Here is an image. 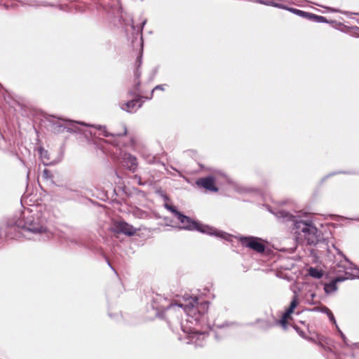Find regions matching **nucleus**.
Segmentation results:
<instances>
[{
	"label": "nucleus",
	"instance_id": "nucleus-1",
	"mask_svg": "<svg viewBox=\"0 0 359 359\" xmlns=\"http://www.w3.org/2000/svg\"><path fill=\"white\" fill-rule=\"evenodd\" d=\"M276 216L283 219L284 222H293L298 240L302 242L306 241L309 245H316L319 241L320 234L311 222L298 219L295 216L284 210L279 211Z\"/></svg>",
	"mask_w": 359,
	"mask_h": 359
},
{
	"label": "nucleus",
	"instance_id": "nucleus-2",
	"mask_svg": "<svg viewBox=\"0 0 359 359\" xmlns=\"http://www.w3.org/2000/svg\"><path fill=\"white\" fill-rule=\"evenodd\" d=\"M177 305L184 309L188 316L187 321L191 323H198L203 320L208 309L207 302L189 294H185Z\"/></svg>",
	"mask_w": 359,
	"mask_h": 359
},
{
	"label": "nucleus",
	"instance_id": "nucleus-3",
	"mask_svg": "<svg viewBox=\"0 0 359 359\" xmlns=\"http://www.w3.org/2000/svg\"><path fill=\"white\" fill-rule=\"evenodd\" d=\"M165 208L171 211L175 216L177 218V219L182 224V228L187 230H196L201 233H207L208 235H214L215 236L224 238L225 240H229L231 237V235L218 231L217 229L203 224H201L198 222L193 221L189 217H187L177 211L175 207L165 204Z\"/></svg>",
	"mask_w": 359,
	"mask_h": 359
},
{
	"label": "nucleus",
	"instance_id": "nucleus-4",
	"mask_svg": "<svg viewBox=\"0 0 359 359\" xmlns=\"http://www.w3.org/2000/svg\"><path fill=\"white\" fill-rule=\"evenodd\" d=\"M14 224L21 229L22 233L29 239L32 238V235H40L47 232L44 219L39 216L23 215L22 218L15 220Z\"/></svg>",
	"mask_w": 359,
	"mask_h": 359
},
{
	"label": "nucleus",
	"instance_id": "nucleus-5",
	"mask_svg": "<svg viewBox=\"0 0 359 359\" xmlns=\"http://www.w3.org/2000/svg\"><path fill=\"white\" fill-rule=\"evenodd\" d=\"M346 264L349 265L344 266L345 269V274L344 276H339L336 277L334 280H332L330 283H326L324 286L325 292L327 294L332 293L335 292L337 290V283L339 282H342L347 279H352L354 278H359V269L356 267H352V263L349 262L346 259Z\"/></svg>",
	"mask_w": 359,
	"mask_h": 359
},
{
	"label": "nucleus",
	"instance_id": "nucleus-6",
	"mask_svg": "<svg viewBox=\"0 0 359 359\" xmlns=\"http://www.w3.org/2000/svg\"><path fill=\"white\" fill-rule=\"evenodd\" d=\"M114 158L118 161L129 170L135 172L137 168V160L135 156L125 152L121 148L114 154Z\"/></svg>",
	"mask_w": 359,
	"mask_h": 359
},
{
	"label": "nucleus",
	"instance_id": "nucleus-7",
	"mask_svg": "<svg viewBox=\"0 0 359 359\" xmlns=\"http://www.w3.org/2000/svg\"><path fill=\"white\" fill-rule=\"evenodd\" d=\"M77 124L87 126V124L83 122H75L71 120H58L53 123V126L56 133H62L65 130L69 132H76L78 130Z\"/></svg>",
	"mask_w": 359,
	"mask_h": 359
},
{
	"label": "nucleus",
	"instance_id": "nucleus-8",
	"mask_svg": "<svg viewBox=\"0 0 359 359\" xmlns=\"http://www.w3.org/2000/svg\"><path fill=\"white\" fill-rule=\"evenodd\" d=\"M111 231L116 233H123L127 236H133L137 229L124 221H115L111 226Z\"/></svg>",
	"mask_w": 359,
	"mask_h": 359
},
{
	"label": "nucleus",
	"instance_id": "nucleus-9",
	"mask_svg": "<svg viewBox=\"0 0 359 359\" xmlns=\"http://www.w3.org/2000/svg\"><path fill=\"white\" fill-rule=\"evenodd\" d=\"M240 241L243 245L250 248L257 252L264 251V245L260 242V239L255 237H241Z\"/></svg>",
	"mask_w": 359,
	"mask_h": 359
},
{
	"label": "nucleus",
	"instance_id": "nucleus-10",
	"mask_svg": "<svg viewBox=\"0 0 359 359\" xmlns=\"http://www.w3.org/2000/svg\"><path fill=\"white\" fill-rule=\"evenodd\" d=\"M196 184L208 191H217V188L215 186V180L212 177L201 178L196 181Z\"/></svg>",
	"mask_w": 359,
	"mask_h": 359
},
{
	"label": "nucleus",
	"instance_id": "nucleus-11",
	"mask_svg": "<svg viewBox=\"0 0 359 359\" xmlns=\"http://www.w3.org/2000/svg\"><path fill=\"white\" fill-rule=\"evenodd\" d=\"M298 299L296 294H294L290 305L288 308V309L285 311V313L283 314L282 319L279 321L280 324L283 326L284 329L286 328V323L287 319L290 317V315L293 313L294 309L297 307L298 304Z\"/></svg>",
	"mask_w": 359,
	"mask_h": 359
},
{
	"label": "nucleus",
	"instance_id": "nucleus-12",
	"mask_svg": "<svg viewBox=\"0 0 359 359\" xmlns=\"http://www.w3.org/2000/svg\"><path fill=\"white\" fill-rule=\"evenodd\" d=\"M206 336V332H198L196 329L190 330V332L189 333V338L190 341L195 344L196 346H202L203 344L201 341L204 340Z\"/></svg>",
	"mask_w": 359,
	"mask_h": 359
},
{
	"label": "nucleus",
	"instance_id": "nucleus-13",
	"mask_svg": "<svg viewBox=\"0 0 359 359\" xmlns=\"http://www.w3.org/2000/svg\"><path fill=\"white\" fill-rule=\"evenodd\" d=\"M96 128L99 129L100 130H101V135H103L105 137H109L110 135L111 136H121V135H125L127 133V130H126V127L124 126V125H122L121 126V132H118V133H109L106 129H105V127L104 126H95Z\"/></svg>",
	"mask_w": 359,
	"mask_h": 359
},
{
	"label": "nucleus",
	"instance_id": "nucleus-14",
	"mask_svg": "<svg viewBox=\"0 0 359 359\" xmlns=\"http://www.w3.org/2000/svg\"><path fill=\"white\" fill-rule=\"evenodd\" d=\"M138 102H139V100H130L128 102L123 103L121 105V109L128 112L135 111L137 109H138L141 106V104H138V106H137V104Z\"/></svg>",
	"mask_w": 359,
	"mask_h": 359
},
{
	"label": "nucleus",
	"instance_id": "nucleus-15",
	"mask_svg": "<svg viewBox=\"0 0 359 359\" xmlns=\"http://www.w3.org/2000/svg\"><path fill=\"white\" fill-rule=\"evenodd\" d=\"M38 150L43 163L48 165L50 161L48 152L42 147H39Z\"/></svg>",
	"mask_w": 359,
	"mask_h": 359
},
{
	"label": "nucleus",
	"instance_id": "nucleus-16",
	"mask_svg": "<svg viewBox=\"0 0 359 359\" xmlns=\"http://www.w3.org/2000/svg\"><path fill=\"white\" fill-rule=\"evenodd\" d=\"M309 274L311 277H313L315 278H320L323 276V273L322 270H320V269H318L317 268L311 267L309 269Z\"/></svg>",
	"mask_w": 359,
	"mask_h": 359
},
{
	"label": "nucleus",
	"instance_id": "nucleus-17",
	"mask_svg": "<svg viewBox=\"0 0 359 359\" xmlns=\"http://www.w3.org/2000/svg\"><path fill=\"white\" fill-rule=\"evenodd\" d=\"M308 18L310 20H315L316 22H327V20L325 17L317 15L313 13H309Z\"/></svg>",
	"mask_w": 359,
	"mask_h": 359
},
{
	"label": "nucleus",
	"instance_id": "nucleus-18",
	"mask_svg": "<svg viewBox=\"0 0 359 359\" xmlns=\"http://www.w3.org/2000/svg\"><path fill=\"white\" fill-rule=\"evenodd\" d=\"M285 9H287L288 11L292 12L293 13H295L299 16H302V17H304V18H309V13H306L305 11H301V10H298V9H296V8H287L285 6Z\"/></svg>",
	"mask_w": 359,
	"mask_h": 359
},
{
	"label": "nucleus",
	"instance_id": "nucleus-19",
	"mask_svg": "<svg viewBox=\"0 0 359 359\" xmlns=\"http://www.w3.org/2000/svg\"><path fill=\"white\" fill-rule=\"evenodd\" d=\"M42 177L46 180L50 179L52 177L50 171L47 169L43 170Z\"/></svg>",
	"mask_w": 359,
	"mask_h": 359
},
{
	"label": "nucleus",
	"instance_id": "nucleus-20",
	"mask_svg": "<svg viewBox=\"0 0 359 359\" xmlns=\"http://www.w3.org/2000/svg\"><path fill=\"white\" fill-rule=\"evenodd\" d=\"M325 8L329 11H331V12H338V13H348L347 12H344V11H341L339 9H336V8H330V7H325Z\"/></svg>",
	"mask_w": 359,
	"mask_h": 359
},
{
	"label": "nucleus",
	"instance_id": "nucleus-21",
	"mask_svg": "<svg viewBox=\"0 0 359 359\" xmlns=\"http://www.w3.org/2000/svg\"><path fill=\"white\" fill-rule=\"evenodd\" d=\"M146 22H147L146 20H144L142 21V22L141 23V25L139 27L137 28V32L142 33V29H143V27L146 24Z\"/></svg>",
	"mask_w": 359,
	"mask_h": 359
},
{
	"label": "nucleus",
	"instance_id": "nucleus-22",
	"mask_svg": "<svg viewBox=\"0 0 359 359\" xmlns=\"http://www.w3.org/2000/svg\"><path fill=\"white\" fill-rule=\"evenodd\" d=\"M327 316L329 317V319L330 321H332L333 323L336 324V320H335V318H334V315L332 314V311L330 313H329Z\"/></svg>",
	"mask_w": 359,
	"mask_h": 359
},
{
	"label": "nucleus",
	"instance_id": "nucleus-23",
	"mask_svg": "<svg viewBox=\"0 0 359 359\" xmlns=\"http://www.w3.org/2000/svg\"><path fill=\"white\" fill-rule=\"evenodd\" d=\"M134 179L137 182V183L140 184V185H143L144 184V183H143L141 180V177L140 176H137V175H135Z\"/></svg>",
	"mask_w": 359,
	"mask_h": 359
},
{
	"label": "nucleus",
	"instance_id": "nucleus-24",
	"mask_svg": "<svg viewBox=\"0 0 359 359\" xmlns=\"http://www.w3.org/2000/svg\"><path fill=\"white\" fill-rule=\"evenodd\" d=\"M321 311L323 313H325L327 315H328L329 313L331 312V311L327 307H325V306H324L321 309Z\"/></svg>",
	"mask_w": 359,
	"mask_h": 359
},
{
	"label": "nucleus",
	"instance_id": "nucleus-25",
	"mask_svg": "<svg viewBox=\"0 0 359 359\" xmlns=\"http://www.w3.org/2000/svg\"><path fill=\"white\" fill-rule=\"evenodd\" d=\"M158 89H160V90H164L163 85H158V86H156L153 89L152 92H154V90H158Z\"/></svg>",
	"mask_w": 359,
	"mask_h": 359
},
{
	"label": "nucleus",
	"instance_id": "nucleus-26",
	"mask_svg": "<svg viewBox=\"0 0 359 359\" xmlns=\"http://www.w3.org/2000/svg\"><path fill=\"white\" fill-rule=\"evenodd\" d=\"M270 327H271V324L269 323H267V322L264 323V328H269Z\"/></svg>",
	"mask_w": 359,
	"mask_h": 359
},
{
	"label": "nucleus",
	"instance_id": "nucleus-27",
	"mask_svg": "<svg viewBox=\"0 0 359 359\" xmlns=\"http://www.w3.org/2000/svg\"><path fill=\"white\" fill-rule=\"evenodd\" d=\"M132 27H133V29L134 30H136V27H135V26L133 24L132 25Z\"/></svg>",
	"mask_w": 359,
	"mask_h": 359
}]
</instances>
